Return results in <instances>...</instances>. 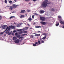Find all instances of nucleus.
I'll use <instances>...</instances> for the list:
<instances>
[{
  "label": "nucleus",
  "mask_w": 64,
  "mask_h": 64,
  "mask_svg": "<svg viewBox=\"0 0 64 64\" xmlns=\"http://www.w3.org/2000/svg\"><path fill=\"white\" fill-rule=\"evenodd\" d=\"M48 2V0H46L42 4V7L43 8H46V6H48V3H47Z\"/></svg>",
  "instance_id": "obj_1"
},
{
  "label": "nucleus",
  "mask_w": 64,
  "mask_h": 64,
  "mask_svg": "<svg viewBox=\"0 0 64 64\" xmlns=\"http://www.w3.org/2000/svg\"><path fill=\"white\" fill-rule=\"evenodd\" d=\"M40 20L42 21H45L46 20V18L44 17H40Z\"/></svg>",
  "instance_id": "obj_2"
},
{
  "label": "nucleus",
  "mask_w": 64,
  "mask_h": 64,
  "mask_svg": "<svg viewBox=\"0 0 64 64\" xmlns=\"http://www.w3.org/2000/svg\"><path fill=\"white\" fill-rule=\"evenodd\" d=\"M12 6L14 7V8H16L19 6V5L14 4L12 5Z\"/></svg>",
  "instance_id": "obj_3"
},
{
  "label": "nucleus",
  "mask_w": 64,
  "mask_h": 64,
  "mask_svg": "<svg viewBox=\"0 0 64 64\" xmlns=\"http://www.w3.org/2000/svg\"><path fill=\"white\" fill-rule=\"evenodd\" d=\"M7 27V25H4L2 26V29H6V28Z\"/></svg>",
  "instance_id": "obj_4"
},
{
  "label": "nucleus",
  "mask_w": 64,
  "mask_h": 64,
  "mask_svg": "<svg viewBox=\"0 0 64 64\" xmlns=\"http://www.w3.org/2000/svg\"><path fill=\"white\" fill-rule=\"evenodd\" d=\"M40 23L41 24H42L43 25H46V22H40Z\"/></svg>",
  "instance_id": "obj_5"
},
{
  "label": "nucleus",
  "mask_w": 64,
  "mask_h": 64,
  "mask_svg": "<svg viewBox=\"0 0 64 64\" xmlns=\"http://www.w3.org/2000/svg\"><path fill=\"white\" fill-rule=\"evenodd\" d=\"M20 42V40H16L15 42L16 43H19V42Z\"/></svg>",
  "instance_id": "obj_6"
},
{
  "label": "nucleus",
  "mask_w": 64,
  "mask_h": 64,
  "mask_svg": "<svg viewBox=\"0 0 64 64\" xmlns=\"http://www.w3.org/2000/svg\"><path fill=\"white\" fill-rule=\"evenodd\" d=\"M60 23H61L62 24V25H64V22L62 21L61 20H60Z\"/></svg>",
  "instance_id": "obj_7"
},
{
  "label": "nucleus",
  "mask_w": 64,
  "mask_h": 64,
  "mask_svg": "<svg viewBox=\"0 0 64 64\" xmlns=\"http://www.w3.org/2000/svg\"><path fill=\"white\" fill-rule=\"evenodd\" d=\"M9 33V30H8L6 32V34H7V33L8 35H11L10 33Z\"/></svg>",
  "instance_id": "obj_8"
},
{
  "label": "nucleus",
  "mask_w": 64,
  "mask_h": 64,
  "mask_svg": "<svg viewBox=\"0 0 64 64\" xmlns=\"http://www.w3.org/2000/svg\"><path fill=\"white\" fill-rule=\"evenodd\" d=\"M44 12H45L44 10H40V14H42V13H44Z\"/></svg>",
  "instance_id": "obj_9"
},
{
  "label": "nucleus",
  "mask_w": 64,
  "mask_h": 64,
  "mask_svg": "<svg viewBox=\"0 0 64 64\" xmlns=\"http://www.w3.org/2000/svg\"><path fill=\"white\" fill-rule=\"evenodd\" d=\"M25 12V10H22L21 11L20 13H24Z\"/></svg>",
  "instance_id": "obj_10"
},
{
  "label": "nucleus",
  "mask_w": 64,
  "mask_h": 64,
  "mask_svg": "<svg viewBox=\"0 0 64 64\" xmlns=\"http://www.w3.org/2000/svg\"><path fill=\"white\" fill-rule=\"evenodd\" d=\"M36 44H38V42H35V44H33V46H37V45H36Z\"/></svg>",
  "instance_id": "obj_11"
},
{
  "label": "nucleus",
  "mask_w": 64,
  "mask_h": 64,
  "mask_svg": "<svg viewBox=\"0 0 64 64\" xmlns=\"http://www.w3.org/2000/svg\"><path fill=\"white\" fill-rule=\"evenodd\" d=\"M40 41H41V43H43L45 42H44V41H43V40H42V38H40Z\"/></svg>",
  "instance_id": "obj_12"
},
{
  "label": "nucleus",
  "mask_w": 64,
  "mask_h": 64,
  "mask_svg": "<svg viewBox=\"0 0 64 64\" xmlns=\"http://www.w3.org/2000/svg\"><path fill=\"white\" fill-rule=\"evenodd\" d=\"M21 25V24H19L16 25V27H20Z\"/></svg>",
  "instance_id": "obj_13"
},
{
  "label": "nucleus",
  "mask_w": 64,
  "mask_h": 64,
  "mask_svg": "<svg viewBox=\"0 0 64 64\" xmlns=\"http://www.w3.org/2000/svg\"><path fill=\"white\" fill-rule=\"evenodd\" d=\"M35 27L36 28H41V27L40 26H35Z\"/></svg>",
  "instance_id": "obj_14"
},
{
  "label": "nucleus",
  "mask_w": 64,
  "mask_h": 64,
  "mask_svg": "<svg viewBox=\"0 0 64 64\" xmlns=\"http://www.w3.org/2000/svg\"><path fill=\"white\" fill-rule=\"evenodd\" d=\"M50 11H53V12H54L55 11V9L53 8H52L50 10Z\"/></svg>",
  "instance_id": "obj_15"
},
{
  "label": "nucleus",
  "mask_w": 64,
  "mask_h": 64,
  "mask_svg": "<svg viewBox=\"0 0 64 64\" xmlns=\"http://www.w3.org/2000/svg\"><path fill=\"white\" fill-rule=\"evenodd\" d=\"M59 22H57V23H56V26H59Z\"/></svg>",
  "instance_id": "obj_16"
},
{
  "label": "nucleus",
  "mask_w": 64,
  "mask_h": 64,
  "mask_svg": "<svg viewBox=\"0 0 64 64\" xmlns=\"http://www.w3.org/2000/svg\"><path fill=\"white\" fill-rule=\"evenodd\" d=\"M10 27V28H11V29H14V28L15 27V26H11Z\"/></svg>",
  "instance_id": "obj_17"
},
{
  "label": "nucleus",
  "mask_w": 64,
  "mask_h": 64,
  "mask_svg": "<svg viewBox=\"0 0 64 64\" xmlns=\"http://www.w3.org/2000/svg\"><path fill=\"white\" fill-rule=\"evenodd\" d=\"M20 18H23V17H24V15H21V16H20Z\"/></svg>",
  "instance_id": "obj_18"
},
{
  "label": "nucleus",
  "mask_w": 64,
  "mask_h": 64,
  "mask_svg": "<svg viewBox=\"0 0 64 64\" xmlns=\"http://www.w3.org/2000/svg\"><path fill=\"white\" fill-rule=\"evenodd\" d=\"M22 33H23V32L22 31L18 33V34H22Z\"/></svg>",
  "instance_id": "obj_19"
},
{
  "label": "nucleus",
  "mask_w": 64,
  "mask_h": 64,
  "mask_svg": "<svg viewBox=\"0 0 64 64\" xmlns=\"http://www.w3.org/2000/svg\"><path fill=\"white\" fill-rule=\"evenodd\" d=\"M14 7H13V6H11L10 7V8L11 10H13V9L14 8Z\"/></svg>",
  "instance_id": "obj_20"
},
{
  "label": "nucleus",
  "mask_w": 64,
  "mask_h": 64,
  "mask_svg": "<svg viewBox=\"0 0 64 64\" xmlns=\"http://www.w3.org/2000/svg\"><path fill=\"white\" fill-rule=\"evenodd\" d=\"M46 36H44V37H43V38H42V39H43V40H45V39H46Z\"/></svg>",
  "instance_id": "obj_21"
},
{
  "label": "nucleus",
  "mask_w": 64,
  "mask_h": 64,
  "mask_svg": "<svg viewBox=\"0 0 64 64\" xmlns=\"http://www.w3.org/2000/svg\"><path fill=\"white\" fill-rule=\"evenodd\" d=\"M28 20H29V21H32V18H29L28 19Z\"/></svg>",
  "instance_id": "obj_22"
},
{
  "label": "nucleus",
  "mask_w": 64,
  "mask_h": 64,
  "mask_svg": "<svg viewBox=\"0 0 64 64\" xmlns=\"http://www.w3.org/2000/svg\"><path fill=\"white\" fill-rule=\"evenodd\" d=\"M16 39H17V37H14L13 38V40H16Z\"/></svg>",
  "instance_id": "obj_23"
},
{
  "label": "nucleus",
  "mask_w": 64,
  "mask_h": 64,
  "mask_svg": "<svg viewBox=\"0 0 64 64\" xmlns=\"http://www.w3.org/2000/svg\"><path fill=\"white\" fill-rule=\"evenodd\" d=\"M10 30H11V28L10 26H9L8 27V30L10 31Z\"/></svg>",
  "instance_id": "obj_24"
},
{
  "label": "nucleus",
  "mask_w": 64,
  "mask_h": 64,
  "mask_svg": "<svg viewBox=\"0 0 64 64\" xmlns=\"http://www.w3.org/2000/svg\"><path fill=\"white\" fill-rule=\"evenodd\" d=\"M16 30L18 32H20V31H21V29L20 30Z\"/></svg>",
  "instance_id": "obj_25"
},
{
  "label": "nucleus",
  "mask_w": 64,
  "mask_h": 64,
  "mask_svg": "<svg viewBox=\"0 0 64 64\" xmlns=\"http://www.w3.org/2000/svg\"><path fill=\"white\" fill-rule=\"evenodd\" d=\"M12 2V1H9V3L10 4H13V2Z\"/></svg>",
  "instance_id": "obj_26"
},
{
  "label": "nucleus",
  "mask_w": 64,
  "mask_h": 64,
  "mask_svg": "<svg viewBox=\"0 0 64 64\" xmlns=\"http://www.w3.org/2000/svg\"><path fill=\"white\" fill-rule=\"evenodd\" d=\"M21 31H25L26 30V29L25 28H24L23 29H21Z\"/></svg>",
  "instance_id": "obj_27"
},
{
  "label": "nucleus",
  "mask_w": 64,
  "mask_h": 64,
  "mask_svg": "<svg viewBox=\"0 0 64 64\" xmlns=\"http://www.w3.org/2000/svg\"><path fill=\"white\" fill-rule=\"evenodd\" d=\"M20 35L19 34H18V35L16 36V37L17 38H19V37H20Z\"/></svg>",
  "instance_id": "obj_28"
},
{
  "label": "nucleus",
  "mask_w": 64,
  "mask_h": 64,
  "mask_svg": "<svg viewBox=\"0 0 64 64\" xmlns=\"http://www.w3.org/2000/svg\"><path fill=\"white\" fill-rule=\"evenodd\" d=\"M8 26L6 28V29L4 30V32H6L7 30H8Z\"/></svg>",
  "instance_id": "obj_29"
},
{
  "label": "nucleus",
  "mask_w": 64,
  "mask_h": 64,
  "mask_svg": "<svg viewBox=\"0 0 64 64\" xmlns=\"http://www.w3.org/2000/svg\"><path fill=\"white\" fill-rule=\"evenodd\" d=\"M38 43L40 45V44L41 42H40V40H38Z\"/></svg>",
  "instance_id": "obj_30"
},
{
  "label": "nucleus",
  "mask_w": 64,
  "mask_h": 64,
  "mask_svg": "<svg viewBox=\"0 0 64 64\" xmlns=\"http://www.w3.org/2000/svg\"><path fill=\"white\" fill-rule=\"evenodd\" d=\"M15 18L14 16H11L10 17V19H11L12 18Z\"/></svg>",
  "instance_id": "obj_31"
},
{
  "label": "nucleus",
  "mask_w": 64,
  "mask_h": 64,
  "mask_svg": "<svg viewBox=\"0 0 64 64\" xmlns=\"http://www.w3.org/2000/svg\"><path fill=\"white\" fill-rule=\"evenodd\" d=\"M18 32H16L15 33V36H17V35H18Z\"/></svg>",
  "instance_id": "obj_32"
},
{
  "label": "nucleus",
  "mask_w": 64,
  "mask_h": 64,
  "mask_svg": "<svg viewBox=\"0 0 64 64\" xmlns=\"http://www.w3.org/2000/svg\"><path fill=\"white\" fill-rule=\"evenodd\" d=\"M58 19H61V16H58Z\"/></svg>",
  "instance_id": "obj_33"
},
{
  "label": "nucleus",
  "mask_w": 64,
  "mask_h": 64,
  "mask_svg": "<svg viewBox=\"0 0 64 64\" xmlns=\"http://www.w3.org/2000/svg\"><path fill=\"white\" fill-rule=\"evenodd\" d=\"M25 28L26 30H27L29 28L28 27H26V28Z\"/></svg>",
  "instance_id": "obj_34"
},
{
  "label": "nucleus",
  "mask_w": 64,
  "mask_h": 64,
  "mask_svg": "<svg viewBox=\"0 0 64 64\" xmlns=\"http://www.w3.org/2000/svg\"><path fill=\"white\" fill-rule=\"evenodd\" d=\"M24 38L23 37H20L19 38V39H22V38Z\"/></svg>",
  "instance_id": "obj_35"
},
{
  "label": "nucleus",
  "mask_w": 64,
  "mask_h": 64,
  "mask_svg": "<svg viewBox=\"0 0 64 64\" xmlns=\"http://www.w3.org/2000/svg\"><path fill=\"white\" fill-rule=\"evenodd\" d=\"M23 33H27V32L26 31H24L23 32Z\"/></svg>",
  "instance_id": "obj_36"
},
{
  "label": "nucleus",
  "mask_w": 64,
  "mask_h": 64,
  "mask_svg": "<svg viewBox=\"0 0 64 64\" xmlns=\"http://www.w3.org/2000/svg\"><path fill=\"white\" fill-rule=\"evenodd\" d=\"M4 2L5 3H7V0H5L4 1Z\"/></svg>",
  "instance_id": "obj_37"
},
{
  "label": "nucleus",
  "mask_w": 64,
  "mask_h": 64,
  "mask_svg": "<svg viewBox=\"0 0 64 64\" xmlns=\"http://www.w3.org/2000/svg\"><path fill=\"white\" fill-rule=\"evenodd\" d=\"M43 35H44L45 36H46V35H47V34H46V33H44L43 34Z\"/></svg>",
  "instance_id": "obj_38"
},
{
  "label": "nucleus",
  "mask_w": 64,
  "mask_h": 64,
  "mask_svg": "<svg viewBox=\"0 0 64 64\" xmlns=\"http://www.w3.org/2000/svg\"><path fill=\"white\" fill-rule=\"evenodd\" d=\"M27 12H30V11H31V10H28L27 11Z\"/></svg>",
  "instance_id": "obj_39"
},
{
  "label": "nucleus",
  "mask_w": 64,
  "mask_h": 64,
  "mask_svg": "<svg viewBox=\"0 0 64 64\" xmlns=\"http://www.w3.org/2000/svg\"><path fill=\"white\" fill-rule=\"evenodd\" d=\"M34 15H36L37 16H38V14H37L36 13H35V14H34Z\"/></svg>",
  "instance_id": "obj_40"
},
{
  "label": "nucleus",
  "mask_w": 64,
  "mask_h": 64,
  "mask_svg": "<svg viewBox=\"0 0 64 64\" xmlns=\"http://www.w3.org/2000/svg\"><path fill=\"white\" fill-rule=\"evenodd\" d=\"M34 15H33L32 16V19H34Z\"/></svg>",
  "instance_id": "obj_41"
},
{
  "label": "nucleus",
  "mask_w": 64,
  "mask_h": 64,
  "mask_svg": "<svg viewBox=\"0 0 64 64\" xmlns=\"http://www.w3.org/2000/svg\"><path fill=\"white\" fill-rule=\"evenodd\" d=\"M1 19H2V16H0V20H1Z\"/></svg>",
  "instance_id": "obj_42"
},
{
  "label": "nucleus",
  "mask_w": 64,
  "mask_h": 64,
  "mask_svg": "<svg viewBox=\"0 0 64 64\" xmlns=\"http://www.w3.org/2000/svg\"><path fill=\"white\" fill-rule=\"evenodd\" d=\"M34 36H38V34H35V35Z\"/></svg>",
  "instance_id": "obj_43"
},
{
  "label": "nucleus",
  "mask_w": 64,
  "mask_h": 64,
  "mask_svg": "<svg viewBox=\"0 0 64 64\" xmlns=\"http://www.w3.org/2000/svg\"><path fill=\"white\" fill-rule=\"evenodd\" d=\"M21 36H22V37H23L24 36V34H22L21 35Z\"/></svg>",
  "instance_id": "obj_44"
},
{
  "label": "nucleus",
  "mask_w": 64,
  "mask_h": 64,
  "mask_svg": "<svg viewBox=\"0 0 64 64\" xmlns=\"http://www.w3.org/2000/svg\"><path fill=\"white\" fill-rule=\"evenodd\" d=\"M40 36V34H38V36Z\"/></svg>",
  "instance_id": "obj_45"
},
{
  "label": "nucleus",
  "mask_w": 64,
  "mask_h": 64,
  "mask_svg": "<svg viewBox=\"0 0 64 64\" xmlns=\"http://www.w3.org/2000/svg\"><path fill=\"white\" fill-rule=\"evenodd\" d=\"M0 35H2L3 34V32H0Z\"/></svg>",
  "instance_id": "obj_46"
},
{
  "label": "nucleus",
  "mask_w": 64,
  "mask_h": 64,
  "mask_svg": "<svg viewBox=\"0 0 64 64\" xmlns=\"http://www.w3.org/2000/svg\"><path fill=\"white\" fill-rule=\"evenodd\" d=\"M37 23L36 22H34L33 24V25H34L35 24H36Z\"/></svg>",
  "instance_id": "obj_47"
},
{
  "label": "nucleus",
  "mask_w": 64,
  "mask_h": 64,
  "mask_svg": "<svg viewBox=\"0 0 64 64\" xmlns=\"http://www.w3.org/2000/svg\"><path fill=\"white\" fill-rule=\"evenodd\" d=\"M13 32H17V31H16V30H14V31Z\"/></svg>",
  "instance_id": "obj_48"
},
{
  "label": "nucleus",
  "mask_w": 64,
  "mask_h": 64,
  "mask_svg": "<svg viewBox=\"0 0 64 64\" xmlns=\"http://www.w3.org/2000/svg\"><path fill=\"white\" fill-rule=\"evenodd\" d=\"M23 38L21 40H20V42H22V40H23Z\"/></svg>",
  "instance_id": "obj_49"
},
{
  "label": "nucleus",
  "mask_w": 64,
  "mask_h": 64,
  "mask_svg": "<svg viewBox=\"0 0 64 64\" xmlns=\"http://www.w3.org/2000/svg\"><path fill=\"white\" fill-rule=\"evenodd\" d=\"M30 0H25L26 1H29Z\"/></svg>",
  "instance_id": "obj_50"
},
{
  "label": "nucleus",
  "mask_w": 64,
  "mask_h": 64,
  "mask_svg": "<svg viewBox=\"0 0 64 64\" xmlns=\"http://www.w3.org/2000/svg\"><path fill=\"white\" fill-rule=\"evenodd\" d=\"M6 7L8 8V7H9V6H7Z\"/></svg>",
  "instance_id": "obj_51"
},
{
  "label": "nucleus",
  "mask_w": 64,
  "mask_h": 64,
  "mask_svg": "<svg viewBox=\"0 0 64 64\" xmlns=\"http://www.w3.org/2000/svg\"><path fill=\"white\" fill-rule=\"evenodd\" d=\"M28 4H30V5H31V3L30 2H29Z\"/></svg>",
  "instance_id": "obj_52"
},
{
  "label": "nucleus",
  "mask_w": 64,
  "mask_h": 64,
  "mask_svg": "<svg viewBox=\"0 0 64 64\" xmlns=\"http://www.w3.org/2000/svg\"><path fill=\"white\" fill-rule=\"evenodd\" d=\"M14 24H15V25H16V24H17V23H15V22H14Z\"/></svg>",
  "instance_id": "obj_53"
},
{
  "label": "nucleus",
  "mask_w": 64,
  "mask_h": 64,
  "mask_svg": "<svg viewBox=\"0 0 64 64\" xmlns=\"http://www.w3.org/2000/svg\"><path fill=\"white\" fill-rule=\"evenodd\" d=\"M28 27H29V26H30V25H29V24H28Z\"/></svg>",
  "instance_id": "obj_54"
},
{
  "label": "nucleus",
  "mask_w": 64,
  "mask_h": 64,
  "mask_svg": "<svg viewBox=\"0 0 64 64\" xmlns=\"http://www.w3.org/2000/svg\"><path fill=\"white\" fill-rule=\"evenodd\" d=\"M14 2H16V0H14Z\"/></svg>",
  "instance_id": "obj_55"
},
{
  "label": "nucleus",
  "mask_w": 64,
  "mask_h": 64,
  "mask_svg": "<svg viewBox=\"0 0 64 64\" xmlns=\"http://www.w3.org/2000/svg\"><path fill=\"white\" fill-rule=\"evenodd\" d=\"M36 0H33V1L34 2H35V1H36Z\"/></svg>",
  "instance_id": "obj_56"
},
{
  "label": "nucleus",
  "mask_w": 64,
  "mask_h": 64,
  "mask_svg": "<svg viewBox=\"0 0 64 64\" xmlns=\"http://www.w3.org/2000/svg\"><path fill=\"white\" fill-rule=\"evenodd\" d=\"M31 37H32V38H34V36H31Z\"/></svg>",
  "instance_id": "obj_57"
},
{
  "label": "nucleus",
  "mask_w": 64,
  "mask_h": 64,
  "mask_svg": "<svg viewBox=\"0 0 64 64\" xmlns=\"http://www.w3.org/2000/svg\"><path fill=\"white\" fill-rule=\"evenodd\" d=\"M41 32L40 31H39L38 32V33H39Z\"/></svg>",
  "instance_id": "obj_58"
},
{
  "label": "nucleus",
  "mask_w": 64,
  "mask_h": 64,
  "mask_svg": "<svg viewBox=\"0 0 64 64\" xmlns=\"http://www.w3.org/2000/svg\"><path fill=\"white\" fill-rule=\"evenodd\" d=\"M24 35H27V34H24Z\"/></svg>",
  "instance_id": "obj_59"
},
{
  "label": "nucleus",
  "mask_w": 64,
  "mask_h": 64,
  "mask_svg": "<svg viewBox=\"0 0 64 64\" xmlns=\"http://www.w3.org/2000/svg\"><path fill=\"white\" fill-rule=\"evenodd\" d=\"M31 29H32V28H30L29 29L30 30H31Z\"/></svg>",
  "instance_id": "obj_60"
},
{
  "label": "nucleus",
  "mask_w": 64,
  "mask_h": 64,
  "mask_svg": "<svg viewBox=\"0 0 64 64\" xmlns=\"http://www.w3.org/2000/svg\"><path fill=\"white\" fill-rule=\"evenodd\" d=\"M60 27L61 28V27H62V26H60Z\"/></svg>",
  "instance_id": "obj_61"
},
{
  "label": "nucleus",
  "mask_w": 64,
  "mask_h": 64,
  "mask_svg": "<svg viewBox=\"0 0 64 64\" xmlns=\"http://www.w3.org/2000/svg\"><path fill=\"white\" fill-rule=\"evenodd\" d=\"M24 44V42L22 44L23 45V44Z\"/></svg>",
  "instance_id": "obj_62"
},
{
  "label": "nucleus",
  "mask_w": 64,
  "mask_h": 64,
  "mask_svg": "<svg viewBox=\"0 0 64 64\" xmlns=\"http://www.w3.org/2000/svg\"><path fill=\"white\" fill-rule=\"evenodd\" d=\"M26 16H27V14H25Z\"/></svg>",
  "instance_id": "obj_63"
},
{
  "label": "nucleus",
  "mask_w": 64,
  "mask_h": 64,
  "mask_svg": "<svg viewBox=\"0 0 64 64\" xmlns=\"http://www.w3.org/2000/svg\"><path fill=\"white\" fill-rule=\"evenodd\" d=\"M63 28H64V26H63Z\"/></svg>",
  "instance_id": "obj_64"
}]
</instances>
